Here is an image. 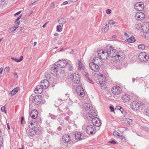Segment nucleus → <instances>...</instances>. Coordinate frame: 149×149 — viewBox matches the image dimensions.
<instances>
[{
	"mask_svg": "<svg viewBox=\"0 0 149 149\" xmlns=\"http://www.w3.org/2000/svg\"><path fill=\"white\" fill-rule=\"evenodd\" d=\"M93 74L94 76L97 78L98 80L97 81V83L98 84L102 89H104L105 88V83L104 82L106 80V78L104 76L100 73L97 74L95 73L94 74L93 73Z\"/></svg>",
	"mask_w": 149,
	"mask_h": 149,
	"instance_id": "obj_1",
	"label": "nucleus"
},
{
	"mask_svg": "<svg viewBox=\"0 0 149 149\" xmlns=\"http://www.w3.org/2000/svg\"><path fill=\"white\" fill-rule=\"evenodd\" d=\"M107 52L109 57L114 58L117 52L116 50L114 49L111 46H108L107 48Z\"/></svg>",
	"mask_w": 149,
	"mask_h": 149,
	"instance_id": "obj_2",
	"label": "nucleus"
},
{
	"mask_svg": "<svg viewBox=\"0 0 149 149\" xmlns=\"http://www.w3.org/2000/svg\"><path fill=\"white\" fill-rule=\"evenodd\" d=\"M42 96L40 95H36L33 97L29 98L30 103L33 102V103L36 104H39L42 101Z\"/></svg>",
	"mask_w": 149,
	"mask_h": 149,
	"instance_id": "obj_3",
	"label": "nucleus"
},
{
	"mask_svg": "<svg viewBox=\"0 0 149 149\" xmlns=\"http://www.w3.org/2000/svg\"><path fill=\"white\" fill-rule=\"evenodd\" d=\"M98 54L99 58L102 60L107 59L109 57L107 51L105 50H100Z\"/></svg>",
	"mask_w": 149,
	"mask_h": 149,
	"instance_id": "obj_4",
	"label": "nucleus"
},
{
	"mask_svg": "<svg viewBox=\"0 0 149 149\" xmlns=\"http://www.w3.org/2000/svg\"><path fill=\"white\" fill-rule=\"evenodd\" d=\"M70 78L74 83L78 84L80 81V76L78 74L76 73L72 74Z\"/></svg>",
	"mask_w": 149,
	"mask_h": 149,
	"instance_id": "obj_5",
	"label": "nucleus"
},
{
	"mask_svg": "<svg viewBox=\"0 0 149 149\" xmlns=\"http://www.w3.org/2000/svg\"><path fill=\"white\" fill-rule=\"evenodd\" d=\"M97 111L95 110H91L86 114V116L88 120H91L93 118L96 117L97 116Z\"/></svg>",
	"mask_w": 149,
	"mask_h": 149,
	"instance_id": "obj_6",
	"label": "nucleus"
},
{
	"mask_svg": "<svg viewBox=\"0 0 149 149\" xmlns=\"http://www.w3.org/2000/svg\"><path fill=\"white\" fill-rule=\"evenodd\" d=\"M99 65L98 62L91 63H89V66L90 68L94 72H97L100 69Z\"/></svg>",
	"mask_w": 149,
	"mask_h": 149,
	"instance_id": "obj_7",
	"label": "nucleus"
},
{
	"mask_svg": "<svg viewBox=\"0 0 149 149\" xmlns=\"http://www.w3.org/2000/svg\"><path fill=\"white\" fill-rule=\"evenodd\" d=\"M139 59L141 61H145L149 59V56L145 52L140 53L138 56Z\"/></svg>",
	"mask_w": 149,
	"mask_h": 149,
	"instance_id": "obj_8",
	"label": "nucleus"
},
{
	"mask_svg": "<svg viewBox=\"0 0 149 149\" xmlns=\"http://www.w3.org/2000/svg\"><path fill=\"white\" fill-rule=\"evenodd\" d=\"M86 132L89 134H93L96 132L95 127L92 125H90L86 127Z\"/></svg>",
	"mask_w": 149,
	"mask_h": 149,
	"instance_id": "obj_9",
	"label": "nucleus"
},
{
	"mask_svg": "<svg viewBox=\"0 0 149 149\" xmlns=\"http://www.w3.org/2000/svg\"><path fill=\"white\" fill-rule=\"evenodd\" d=\"M115 58L116 60L118 62L123 61L124 58V54L123 52H117Z\"/></svg>",
	"mask_w": 149,
	"mask_h": 149,
	"instance_id": "obj_10",
	"label": "nucleus"
},
{
	"mask_svg": "<svg viewBox=\"0 0 149 149\" xmlns=\"http://www.w3.org/2000/svg\"><path fill=\"white\" fill-rule=\"evenodd\" d=\"M140 106V103L136 101L132 102L130 104L131 108L133 110L136 111L139 109Z\"/></svg>",
	"mask_w": 149,
	"mask_h": 149,
	"instance_id": "obj_11",
	"label": "nucleus"
},
{
	"mask_svg": "<svg viewBox=\"0 0 149 149\" xmlns=\"http://www.w3.org/2000/svg\"><path fill=\"white\" fill-rule=\"evenodd\" d=\"M112 93L115 95H117L120 94L122 92L119 86H113L111 90Z\"/></svg>",
	"mask_w": 149,
	"mask_h": 149,
	"instance_id": "obj_12",
	"label": "nucleus"
},
{
	"mask_svg": "<svg viewBox=\"0 0 149 149\" xmlns=\"http://www.w3.org/2000/svg\"><path fill=\"white\" fill-rule=\"evenodd\" d=\"M92 122L94 125L97 127H100L101 124L100 120L97 117L92 118Z\"/></svg>",
	"mask_w": 149,
	"mask_h": 149,
	"instance_id": "obj_13",
	"label": "nucleus"
},
{
	"mask_svg": "<svg viewBox=\"0 0 149 149\" xmlns=\"http://www.w3.org/2000/svg\"><path fill=\"white\" fill-rule=\"evenodd\" d=\"M145 17V14L143 13L139 12L136 14L135 17L137 20L140 21L144 19Z\"/></svg>",
	"mask_w": 149,
	"mask_h": 149,
	"instance_id": "obj_14",
	"label": "nucleus"
},
{
	"mask_svg": "<svg viewBox=\"0 0 149 149\" xmlns=\"http://www.w3.org/2000/svg\"><path fill=\"white\" fill-rule=\"evenodd\" d=\"M77 94L80 96L83 97L84 95V92L83 88L80 86H78L76 88Z\"/></svg>",
	"mask_w": 149,
	"mask_h": 149,
	"instance_id": "obj_15",
	"label": "nucleus"
},
{
	"mask_svg": "<svg viewBox=\"0 0 149 149\" xmlns=\"http://www.w3.org/2000/svg\"><path fill=\"white\" fill-rule=\"evenodd\" d=\"M144 5L141 2L137 3L134 5L135 9L139 11L143 10L144 8Z\"/></svg>",
	"mask_w": 149,
	"mask_h": 149,
	"instance_id": "obj_16",
	"label": "nucleus"
},
{
	"mask_svg": "<svg viewBox=\"0 0 149 149\" xmlns=\"http://www.w3.org/2000/svg\"><path fill=\"white\" fill-rule=\"evenodd\" d=\"M43 89V87L41 85H40V84L39 85L37 86L35 88L34 90L35 93L36 94H41L42 92Z\"/></svg>",
	"mask_w": 149,
	"mask_h": 149,
	"instance_id": "obj_17",
	"label": "nucleus"
},
{
	"mask_svg": "<svg viewBox=\"0 0 149 149\" xmlns=\"http://www.w3.org/2000/svg\"><path fill=\"white\" fill-rule=\"evenodd\" d=\"M56 64L58 67L63 68L65 67L67 63L65 60H62L57 62Z\"/></svg>",
	"mask_w": 149,
	"mask_h": 149,
	"instance_id": "obj_18",
	"label": "nucleus"
},
{
	"mask_svg": "<svg viewBox=\"0 0 149 149\" xmlns=\"http://www.w3.org/2000/svg\"><path fill=\"white\" fill-rule=\"evenodd\" d=\"M40 85H41L43 87L44 89H45L49 86V82L47 79L42 80L40 83Z\"/></svg>",
	"mask_w": 149,
	"mask_h": 149,
	"instance_id": "obj_19",
	"label": "nucleus"
},
{
	"mask_svg": "<svg viewBox=\"0 0 149 149\" xmlns=\"http://www.w3.org/2000/svg\"><path fill=\"white\" fill-rule=\"evenodd\" d=\"M75 137L76 140L79 141L84 139V134L80 132H77L75 134Z\"/></svg>",
	"mask_w": 149,
	"mask_h": 149,
	"instance_id": "obj_20",
	"label": "nucleus"
},
{
	"mask_svg": "<svg viewBox=\"0 0 149 149\" xmlns=\"http://www.w3.org/2000/svg\"><path fill=\"white\" fill-rule=\"evenodd\" d=\"M122 99L124 102H129L130 100V96L128 95H124L122 97Z\"/></svg>",
	"mask_w": 149,
	"mask_h": 149,
	"instance_id": "obj_21",
	"label": "nucleus"
},
{
	"mask_svg": "<svg viewBox=\"0 0 149 149\" xmlns=\"http://www.w3.org/2000/svg\"><path fill=\"white\" fill-rule=\"evenodd\" d=\"M63 141L65 143H68L70 141V137L69 135L65 134L62 137Z\"/></svg>",
	"mask_w": 149,
	"mask_h": 149,
	"instance_id": "obj_22",
	"label": "nucleus"
},
{
	"mask_svg": "<svg viewBox=\"0 0 149 149\" xmlns=\"http://www.w3.org/2000/svg\"><path fill=\"white\" fill-rule=\"evenodd\" d=\"M38 115V112L36 110L32 111L30 114L31 118L33 119L36 118L37 117Z\"/></svg>",
	"mask_w": 149,
	"mask_h": 149,
	"instance_id": "obj_23",
	"label": "nucleus"
},
{
	"mask_svg": "<svg viewBox=\"0 0 149 149\" xmlns=\"http://www.w3.org/2000/svg\"><path fill=\"white\" fill-rule=\"evenodd\" d=\"M66 22L65 19L63 17H61L59 18L58 21V23L60 24V25L62 26H63V24H65Z\"/></svg>",
	"mask_w": 149,
	"mask_h": 149,
	"instance_id": "obj_24",
	"label": "nucleus"
},
{
	"mask_svg": "<svg viewBox=\"0 0 149 149\" xmlns=\"http://www.w3.org/2000/svg\"><path fill=\"white\" fill-rule=\"evenodd\" d=\"M37 132L35 128H31L29 130L28 132L29 135L31 136H32L35 135Z\"/></svg>",
	"mask_w": 149,
	"mask_h": 149,
	"instance_id": "obj_25",
	"label": "nucleus"
},
{
	"mask_svg": "<svg viewBox=\"0 0 149 149\" xmlns=\"http://www.w3.org/2000/svg\"><path fill=\"white\" fill-rule=\"evenodd\" d=\"M84 109L87 110H89V109L91 110L93 108L91 104L89 103L84 104Z\"/></svg>",
	"mask_w": 149,
	"mask_h": 149,
	"instance_id": "obj_26",
	"label": "nucleus"
},
{
	"mask_svg": "<svg viewBox=\"0 0 149 149\" xmlns=\"http://www.w3.org/2000/svg\"><path fill=\"white\" fill-rule=\"evenodd\" d=\"M58 66L56 64H54V65L51 68V73L52 74H53L54 73H52L53 72H57L58 71Z\"/></svg>",
	"mask_w": 149,
	"mask_h": 149,
	"instance_id": "obj_27",
	"label": "nucleus"
},
{
	"mask_svg": "<svg viewBox=\"0 0 149 149\" xmlns=\"http://www.w3.org/2000/svg\"><path fill=\"white\" fill-rule=\"evenodd\" d=\"M109 24L110 22H109L108 23H107L105 26L102 27V32H106L107 31L109 28Z\"/></svg>",
	"mask_w": 149,
	"mask_h": 149,
	"instance_id": "obj_28",
	"label": "nucleus"
},
{
	"mask_svg": "<svg viewBox=\"0 0 149 149\" xmlns=\"http://www.w3.org/2000/svg\"><path fill=\"white\" fill-rule=\"evenodd\" d=\"M63 100L60 98H58L55 101V103L54 105L56 107H58L59 105H60L61 104V102Z\"/></svg>",
	"mask_w": 149,
	"mask_h": 149,
	"instance_id": "obj_29",
	"label": "nucleus"
},
{
	"mask_svg": "<svg viewBox=\"0 0 149 149\" xmlns=\"http://www.w3.org/2000/svg\"><path fill=\"white\" fill-rule=\"evenodd\" d=\"M18 88L17 87L15 88H14L13 90L10 91L9 93V94L11 95H14L16 94V93L18 92Z\"/></svg>",
	"mask_w": 149,
	"mask_h": 149,
	"instance_id": "obj_30",
	"label": "nucleus"
},
{
	"mask_svg": "<svg viewBox=\"0 0 149 149\" xmlns=\"http://www.w3.org/2000/svg\"><path fill=\"white\" fill-rule=\"evenodd\" d=\"M11 59L14 60L15 62H19L21 61L23 59V57L22 56H21L19 59H18L17 58L13 57H12Z\"/></svg>",
	"mask_w": 149,
	"mask_h": 149,
	"instance_id": "obj_31",
	"label": "nucleus"
},
{
	"mask_svg": "<svg viewBox=\"0 0 149 149\" xmlns=\"http://www.w3.org/2000/svg\"><path fill=\"white\" fill-rule=\"evenodd\" d=\"M120 120L121 121L125 120L126 122L127 125H130L132 123V120L130 119L125 118V120H123L121 118H120Z\"/></svg>",
	"mask_w": 149,
	"mask_h": 149,
	"instance_id": "obj_32",
	"label": "nucleus"
},
{
	"mask_svg": "<svg viewBox=\"0 0 149 149\" xmlns=\"http://www.w3.org/2000/svg\"><path fill=\"white\" fill-rule=\"evenodd\" d=\"M126 41L129 42H133L135 41V39L134 37L131 36L129 38L127 39Z\"/></svg>",
	"mask_w": 149,
	"mask_h": 149,
	"instance_id": "obj_33",
	"label": "nucleus"
},
{
	"mask_svg": "<svg viewBox=\"0 0 149 149\" xmlns=\"http://www.w3.org/2000/svg\"><path fill=\"white\" fill-rule=\"evenodd\" d=\"M57 112L59 113V116L61 117H63L65 116V114L63 113V111H61L59 108L58 109Z\"/></svg>",
	"mask_w": 149,
	"mask_h": 149,
	"instance_id": "obj_34",
	"label": "nucleus"
},
{
	"mask_svg": "<svg viewBox=\"0 0 149 149\" xmlns=\"http://www.w3.org/2000/svg\"><path fill=\"white\" fill-rule=\"evenodd\" d=\"M48 117H50L51 119H55L56 118L57 115H55L54 114L49 113L48 115Z\"/></svg>",
	"mask_w": 149,
	"mask_h": 149,
	"instance_id": "obj_35",
	"label": "nucleus"
},
{
	"mask_svg": "<svg viewBox=\"0 0 149 149\" xmlns=\"http://www.w3.org/2000/svg\"><path fill=\"white\" fill-rule=\"evenodd\" d=\"M143 35L146 38L149 39V31L148 30L146 32H143Z\"/></svg>",
	"mask_w": 149,
	"mask_h": 149,
	"instance_id": "obj_36",
	"label": "nucleus"
},
{
	"mask_svg": "<svg viewBox=\"0 0 149 149\" xmlns=\"http://www.w3.org/2000/svg\"><path fill=\"white\" fill-rule=\"evenodd\" d=\"M78 65V69L79 70H81L82 68H83L84 65L83 64H82V63H81V62L80 61H79Z\"/></svg>",
	"mask_w": 149,
	"mask_h": 149,
	"instance_id": "obj_37",
	"label": "nucleus"
},
{
	"mask_svg": "<svg viewBox=\"0 0 149 149\" xmlns=\"http://www.w3.org/2000/svg\"><path fill=\"white\" fill-rule=\"evenodd\" d=\"M141 27V25L140 23H136L135 25V28L136 29L139 30Z\"/></svg>",
	"mask_w": 149,
	"mask_h": 149,
	"instance_id": "obj_38",
	"label": "nucleus"
},
{
	"mask_svg": "<svg viewBox=\"0 0 149 149\" xmlns=\"http://www.w3.org/2000/svg\"><path fill=\"white\" fill-rule=\"evenodd\" d=\"M62 26L60 25H58L56 27L57 31L58 32H61L62 30Z\"/></svg>",
	"mask_w": 149,
	"mask_h": 149,
	"instance_id": "obj_39",
	"label": "nucleus"
},
{
	"mask_svg": "<svg viewBox=\"0 0 149 149\" xmlns=\"http://www.w3.org/2000/svg\"><path fill=\"white\" fill-rule=\"evenodd\" d=\"M141 128L142 130L146 131H149V128L146 126H142Z\"/></svg>",
	"mask_w": 149,
	"mask_h": 149,
	"instance_id": "obj_40",
	"label": "nucleus"
},
{
	"mask_svg": "<svg viewBox=\"0 0 149 149\" xmlns=\"http://www.w3.org/2000/svg\"><path fill=\"white\" fill-rule=\"evenodd\" d=\"M138 48L139 49L141 50H143L145 49V46L143 45H139L138 46Z\"/></svg>",
	"mask_w": 149,
	"mask_h": 149,
	"instance_id": "obj_41",
	"label": "nucleus"
},
{
	"mask_svg": "<svg viewBox=\"0 0 149 149\" xmlns=\"http://www.w3.org/2000/svg\"><path fill=\"white\" fill-rule=\"evenodd\" d=\"M21 17V16H19L18 17H17L16 19V20L15 21V24H19L20 22V21H19V19L20 18V17Z\"/></svg>",
	"mask_w": 149,
	"mask_h": 149,
	"instance_id": "obj_42",
	"label": "nucleus"
},
{
	"mask_svg": "<svg viewBox=\"0 0 149 149\" xmlns=\"http://www.w3.org/2000/svg\"><path fill=\"white\" fill-rule=\"evenodd\" d=\"M67 65H69L68 66V68H69V70L70 71H72L74 69V68L72 66V65H71V64H68L67 63Z\"/></svg>",
	"mask_w": 149,
	"mask_h": 149,
	"instance_id": "obj_43",
	"label": "nucleus"
},
{
	"mask_svg": "<svg viewBox=\"0 0 149 149\" xmlns=\"http://www.w3.org/2000/svg\"><path fill=\"white\" fill-rule=\"evenodd\" d=\"M17 27H15L12 28L10 29L9 32H13L15 31L16 29L17 28Z\"/></svg>",
	"mask_w": 149,
	"mask_h": 149,
	"instance_id": "obj_44",
	"label": "nucleus"
},
{
	"mask_svg": "<svg viewBox=\"0 0 149 149\" xmlns=\"http://www.w3.org/2000/svg\"><path fill=\"white\" fill-rule=\"evenodd\" d=\"M113 135L115 137L119 136V134L118 132H113Z\"/></svg>",
	"mask_w": 149,
	"mask_h": 149,
	"instance_id": "obj_45",
	"label": "nucleus"
},
{
	"mask_svg": "<svg viewBox=\"0 0 149 149\" xmlns=\"http://www.w3.org/2000/svg\"><path fill=\"white\" fill-rule=\"evenodd\" d=\"M109 143L112 144H116L117 143V142L116 141L113 140H112L111 141H109Z\"/></svg>",
	"mask_w": 149,
	"mask_h": 149,
	"instance_id": "obj_46",
	"label": "nucleus"
},
{
	"mask_svg": "<svg viewBox=\"0 0 149 149\" xmlns=\"http://www.w3.org/2000/svg\"><path fill=\"white\" fill-rule=\"evenodd\" d=\"M36 122L33 121V120L31 122H29V124H30L31 126H32L33 125H34L35 124H36Z\"/></svg>",
	"mask_w": 149,
	"mask_h": 149,
	"instance_id": "obj_47",
	"label": "nucleus"
},
{
	"mask_svg": "<svg viewBox=\"0 0 149 149\" xmlns=\"http://www.w3.org/2000/svg\"><path fill=\"white\" fill-rule=\"evenodd\" d=\"M1 111L3 112H5V113H6V112L5 111V107L3 106V107H1Z\"/></svg>",
	"mask_w": 149,
	"mask_h": 149,
	"instance_id": "obj_48",
	"label": "nucleus"
},
{
	"mask_svg": "<svg viewBox=\"0 0 149 149\" xmlns=\"http://www.w3.org/2000/svg\"><path fill=\"white\" fill-rule=\"evenodd\" d=\"M10 70V68L9 67H6L4 71L5 72H8Z\"/></svg>",
	"mask_w": 149,
	"mask_h": 149,
	"instance_id": "obj_49",
	"label": "nucleus"
},
{
	"mask_svg": "<svg viewBox=\"0 0 149 149\" xmlns=\"http://www.w3.org/2000/svg\"><path fill=\"white\" fill-rule=\"evenodd\" d=\"M97 57H95L93 59V63H94V62L95 63L96 61V62H97V61H98V59H97Z\"/></svg>",
	"mask_w": 149,
	"mask_h": 149,
	"instance_id": "obj_50",
	"label": "nucleus"
},
{
	"mask_svg": "<svg viewBox=\"0 0 149 149\" xmlns=\"http://www.w3.org/2000/svg\"><path fill=\"white\" fill-rule=\"evenodd\" d=\"M111 11L110 9H108L106 10V12L107 14H109L111 13Z\"/></svg>",
	"mask_w": 149,
	"mask_h": 149,
	"instance_id": "obj_51",
	"label": "nucleus"
},
{
	"mask_svg": "<svg viewBox=\"0 0 149 149\" xmlns=\"http://www.w3.org/2000/svg\"><path fill=\"white\" fill-rule=\"evenodd\" d=\"M109 109H110L111 112H113L114 111V107L111 106H110L109 107Z\"/></svg>",
	"mask_w": 149,
	"mask_h": 149,
	"instance_id": "obj_52",
	"label": "nucleus"
},
{
	"mask_svg": "<svg viewBox=\"0 0 149 149\" xmlns=\"http://www.w3.org/2000/svg\"><path fill=\"white\" fill-rule=\"evenodd\" d=\"M87 79V81L88 82H89L90 83L93 84V81L91 79L89 78Z\"/></svg>",
	"mask_w": 149,
	"mask_h": 149,
	"instance_id": "obj_53",
	"label": "nucleus"
},
{
	"mask_svg": "<svg viewBox=\"0 0 149 149\" xmlns=\"http://www.w3.org/2000/svg\"><path fill=\"white\" fill-rule=\"evenodd\" d=\"M50 6L51 7H52L53 8H55V4L54 2H52L51 3Z\"/></svg>",
	"mask_w": 149,
	"mask_h": 149,
	"instance_id": "obj_54",
	"label": "nucleus"
},
{
	"mask_svg": "<svg viewBox=\"0 0 149 149\" xmlns=\"http://www.w3.org/2000/svg\"><path fill=\"white\" fill-rule=\"evenodd\" d=\"M121 108V107H120V106H117L115 108V109H119V110H120V109Z\"/></svg>",
	"mask_w": 149,
	"mask_h": 149,
	"instance_id": "obj_55",
	"label": "nucleus"
},
{
	"mask_svg": "<svg viewBox=\"0 0 149 149\" xmlns=\"http://www.w3.org/2000/svg\"><path fill=\"white\" fill-rule=\"evenodd\" d=\"M146 115L149 116V109H146Z\"/></svg>",
	"mask_w": 149,
	"mask_h": 149,
	"instance_id": "obj_56",
	"label": "nucleus"
},
{
	"mask_svg": "<svg viewBox=\"0 0 149 149\" xmlns=\"http://www.w3.org/2000/svg\"><path fill=\"white\" fill-rule=\"evenodd\" d=\"M45 124L46 125L47 127H49L50 126V125L49 123L48 122H47V121H46V122L45 123Z\"/></svg>",
	"mask_w": 149,
	"mask_h": 149,
	"instance_id": "obj_57",
	"label": "nucleus"
},
{
	"mask_svg": "<svg viewBox=\"0 0 149 149\" xmlns=\"http://www.w3.org/2000/svg\"><path fill=\"white\" fill-rule=\"evenodd\" d=\"M77 0H68V1L69 2H71L72 3H73V2H76Z\"/></svg>",
	"mask_w": 149,
	"mask_h": 149,
	"instance_id": "obj_58",
	"label": "nucleus"
},
{
	"mask_svg": "<svg viewBox=\"0 0 149 149\" xmlns=\"http://www.w3.org/2000/svg\"><path fill=\"white\" fill-rule=\"evenodd\" d=\"M14 75L15 76V77L16 78H17L18 77V75H17V73L16 72H15L14 74Z\"/></svg>",
	"mask_w": 149,
	"mask_h": 149,
	"instance_id": "obj_59",
	"label": "nucleus"
},
{
	"mask_svg": "<svg viewBox=\"0 0 149 149\" xmlns=\"http://www.w3.org/2000/svg\"><path fill=\"white\" fill-rule=\"evenodd\" d=\"M21 13V11H19V12H17L16 13L14 14V15L16 16L17 15L19 14L20 13Z\"/></svg>",
	"mask_w": 149,
	"mask_h": 149,
	"instance_id": "obj_60",
	"label": "nucleus"
},
{
	"mask_svg": "<svg viewBox=\"0 0 149 149\" xmlns=\"http://www.w3.org/2000/svg\"><path fill=\"white\" fill-rule=\"evenodd\" d=\"M24 117H21V124H23V121L24 120Z\"/></svg>",
	"mask_w": 149,
	"mask_h": 149,
	"instance_id": "obj_61",
	"label": "nucleus"
},
{
	"mask_svg": "<svg viewBox=\"0 0 149 149\" xmlns=\"http://www.w3.org/2000/svg\"><path fill=\"white\" fill-rule=\"evenodd\" d=\"M88 73L85 72V71H83L82 72V74L84 75L85 76Z\"/></svg>",
	"mask_w": 149,
	"mask_h": 149,
	"instance_id": "obj_62",
	"label": "nucleus"
},
{
	"mask_svg": "<svg viewBox=\"0 0 149 149\" xmlns=\"http://www.w3.org/2000/svg\"><path fill=\"white\" fill-rule=\"evenodd\" d=\"M68 4V2L67 1H64L63 3V5H66Z\"/></svg>",
	"mask_w": 149,
	"mask_h": 149,
	"instance_id": "obj_63",
	"label": "nucleus"
},
{
	"mask_svg": "<svg viewBox=\"0 0 149 149\" xmlns=\"http://www.w3.org/2000/svg\"><path fill=\"white\" fill-rule=\"evenodd\" d=\"M69 117L67 116L65 118V119L66 120H68L69 119Z\"/></svg>",
	"mask_w": 149,
	"mask_h": 149,
	"instance_id": "obj_64",
	"label": "nucleus"
}]
</instances>
